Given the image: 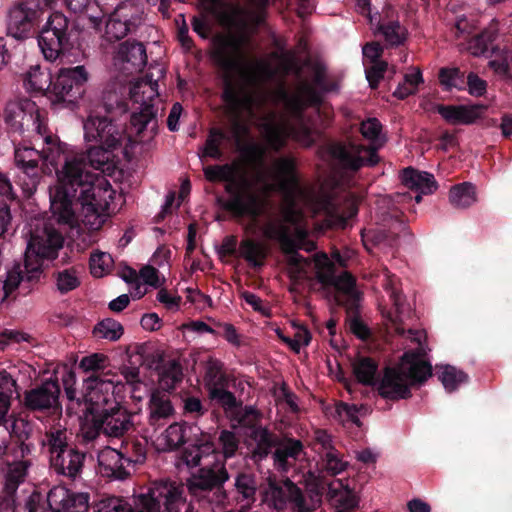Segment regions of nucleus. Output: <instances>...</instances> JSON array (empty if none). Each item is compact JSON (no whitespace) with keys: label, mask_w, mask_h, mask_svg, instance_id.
Returning a JSON list of instances; mask_svg holds the SVG:
<instances>
[{"label":"nucleus","mask_w":512,"mask_h":512,"mask_svg":"<svg viewBox=\"0 0 512 512\" xmlns=\"http://www.w3.org/2000/svg\"><path fill=\"white\" fill-rule=\"evenodd\" d=\"M55 174L56 181L49 186V200L58 223L76 222L78 205L87 215L100 216L109 210L115 191L108 180L90 171L84 154L65 155Z\"/></svg>","instance_id":"nucleus-1"},{"label":"nucleus","mask_w":512,"mask_h":512,"mask_svg":"<svg viewBox=\"0 0 512 512\" xmlns=\"http://www.w3.org/2000/svg\"><path fill=\"white\" fill-rule=\"evenodd\" d=\"M209 57L213 64L223 72L222 100L231 108H240L250 101L246 89L235 80V75L244 83H252L254 75L248 66L242 47V40L232 34L219 33L211 40Z\"/></svg>","instance_id":"nucleus-2"},{"label":"nucleus","mask_w":512,"mask_h":512,"mask_svg":"<svg viewBox=\"0 0 512 512\" xmlns=\"http://www.w3.org/2000/svg\"><path fill=\"white\" fill-rule=\"evenodd\" d=\"M64 238L54 228L45 227L41 232L32 233L24 254L23 267L15 265L7 271L6 278L0 280L1 302H9L12 294L22 286L23 289L40 281L44 260H54L63 248Z\"/></svg>","instance_id":"nucleus-3"},{"label":"nucleus","mask_w":512,"mask_h":512,"mask_svg":"<svg viewBox=\"0 0 512 512\" xmlns=\"http://www.w3.org/2000/svg\"><path fill=\"white\" fill-rule=\"evenodd\" d=\"M185 486L170 479L152 482L146 491L133 496V503L124 497L107 495L96 501L94 512H188Z\"/></svg>","instance_id":"nucleus-4"},{"label":"nucleus","mask_w":512,"mask_h":512,"mask_svg":"<svg viewBox=\"0 0 512 512\" xmlns=\"http://www.w3.org/2000/svg\"><path fill=\"white\" fill-rule=\"evenodd\" d=\"M209 182H225V190L231 196L223 207L235 217H248L257 221L265 209V201L252 189V183L242 173L238 163L208 165L203 169Z\"/></svg>","instance_id":"nucleus-5"},{"label":"nucleus","mask_w":512,"mask_h":512,"mask_svg":"<svg viewBox=\"0 0 512 512\" xmlns=\"http://www.w3.org/2000/svg\"><path fill=\"white\" fill-rule=\"evenodd\" d=\"M425 356L421 345L404 352L397 366L385 368L377 387L378 394L392 401L410 398L411 387L422 385L432 376V365Z\"/></svg>","instance_id":"nucleus-6"},{"label":"nucleus","mask_w":512,"mask_h":512,"mask_svg":"<svg viewBox=\"0 0 512 512\" xmlns=\"http://www.w3.org/2000/svg\"><path fill=\"white\" fill-rule=\"evenodd\" d=\"M80 30L61 12L51 13L37 34L39 48L47 61L54 62L79 47Z\"/></svg>","instance_id":"nucleus-7"},{"label":"nucleus","mask_w":512,"mask_h":512,"mask_svg":"<svg viewBox=\"0 0 512 512\" xmlns=\"http://www.w3.org/2000/svg\"><path fill=\"white\" fill-rule=\"evenodd\" d=\"M229 480V473L224 463L204 466L193 473L186 481V488L191 497L201 505H225L228 493L224 484Z\"/></svg>","instance_id":"nucleus-8"},{"label":"nucleus","mask_w":512,"mask_h":512,"mask_svg":"<svg viewBox=\"0 0 512 512\" xmlns=\"http://www.w3.org/2000/svg\"><path fill=\"white\" fill-rule=\"evenodd\" d=\"M133 424L131 414L119 404L104 408L96 404H85L82 427L87 428V437L95 438L100 433L110 437H122Z\"/></svg>","instance_id":"nucleus-9"},{"label":"nucleus","mask_w":512,"mask_h":512,"mask_svg":"<svg viewBox=\"0 0 512 512\" xmlns=\"http://www.w3.org/2000/svg\"><path fill=\"white\" fill-rule=\"evenodd\" d=\"M56 0H21L9 8L6 17L7 35L18 41L37 37L47 9Z\"/></svg>","instance_id":"nucleus-10"},{"label":"nucleus","mask_w":512,"mask_h":512,"mask_svg":"<svg viewBox=\"0 0 512 512\" xmlns=\"http://www.w3.org/2000/svg\"><path fill=\"white\" fill-rule=\"evenodd\" d=\"M267 485L262 491L263 502L277 512H315L312 499H307L302 490L289 478H267Z\"/></svg>","instance_id":"nucleus-11"},{"label":"nucleus","mask_w":512,"mask_h":512,"mask_svg":"<svg viewBox=\"0 0 512 512\" xmlns=\"http://www.w3.org/2000/svg\"><path fill=\"white\" fill-rule=\"evenodd\" d=\"M45 110L29 98H18L6 103L3 118L9 133L24 135L26 132L46 133Z\"/></svg>","instance_id":"nucleus-12"},{"label":"nucleus","mask_w":512,"mask_h":512,"mask_svg":"<svg viewBox=\"0 0 512 512\" xmlns=\"http://www.w3.org/2000/svg\"><path fill=\"white\" fill-rule=\"evenodd\" d=\"M157 86L158 84L156 82H137L129 88L130 100L140 104V111L134 112L131 115V125L135 127L138 134L148 129L150 124H152V130L157 125V109L152 103L154 97L158 96V92L155 88Z\"/></svg>","instance_id":"nucleus-13"},{"label":"nucleus","mask_w":512,"mask_h":512,"mask_svg":"<svg viewBox=\"0 0 512 512\" xmlns=\"http://www.w3.org/2000/svg\"><path fill=\"white\" fill-rule=\"evenodd\" d=\"M88 72L84 66L61 68L54 81L52 94L58 102L75 103L86 91Z\"/></svg>","instance_id":"nucleus-14"},{"label":"nucleus","mask_w":512,"mask_h":512,"mask_svg":"<svg viewBox=\"0 0 512 512\" xmlns=\"http://www.w3.org/2000/svg\"><path fill=\"white\" fill-rule=\"evenodd\" d=\"M329 155L336 164L344 169L356 172L363 166L373 167L379 162V156L375 148L333 143L329 147Z\"/></svg>","instance_id":"nucleus-15"},{"label":"nucleus","mask_w":512,"mask_h":512,"mask_svg":"<svg viewBox=\"0 0 512 512\" xmlns=\"http://www.w3.org/2000/svg\"><path fill=\"white\" fill-rule=\"evenodd\" d=\"M142 18L137 10L131 4L122 3L109 15L104 37L109 42H115L123 39L130 33L135 32L141 25Z\"/></svg>","instance_id":"nucleus-16"},{"label":"nucleus","mask_w":512,"mask_h":512,"mask_svg":"<svg viewBox=\"0 0 512 512\" xmlns=\"http://www.w3.org/2000/svg\"><path fill=\"white\" fill-rule=\"evenodd\" d=\"M263 234L267 239L279 243L282 252L288 256L287 262L291 268L297 272L304 270L307 261L298 253V250L302 249V245H299L296 239L291 235V230L288 226H285L281 222L268 221L264 225Z\"/></svg>","instance_id":"nucleus-17"},{"label":"nucleus","mask_w":512,"mask_h":512,"mask_svg":"<svg viewBox=\"0 0 512 512\" xmlns=\"http://www.w3.org/2000/svg\"><path fill=\"white\" fill-rule=\"evenodd\" d=\"M147 64L146 48L136 40L121 42L113 54L114 68L124 76L142 72Z\"/></svg>","instance_id":"nucleus-18"},{"label":"nucleus","mask_w":512,"mask_h":512,"mask_svg":"<svg viewBox=\"0 0 512 512\" xmlns=\"http://www.w3.org/2000/svg\"><path fill=\"white\" fill-rule=\"evenodd\" d=\"M72 492L60 485L52 487L47 494L34 490L25 499L24 512H63L68 509Z\"/></svg>","instance_id":"nucleus-19"},{"label":"nucleus","mask_w":512,"mask_h":512,"mask_svg":"<svg viewBox=\"0 0 512 512\" xmlns=\"http://www.w3.org/2000/svg\"><path fill=\"white\" fill-rule=\"evenodd\" d=\"M84 138L87 142L117 148L121 144L122 130L108 117L89 116L84 122Z\"/></svg>","instance_id":"nucleus-20"},{"label":"nucleus","mask_w":512,"mask_h":512,"mask_svg":"<svg viewBox=\"0 0 512 512\" xmlns=\"http://www.w3.org/2000/svg\"><path fill=\"white\" fill-rule=\"evenodd\" d=\"M60 385L57 380H48L24 394V405L30 411L44 412L58 405Z\"/></svg>","instance_id":"nucleus-21"},{"label":"nucleus","mask_w":512,"mask_h":512,"mask_svg":"<svg viewBox=\"0 0 512 512\" xmlns=\"http://www.w3.org/2000/svg\"><path fill=\"white\" fill-rule=\"evenodd\" d=\"M275 169L278 190L286 198L293 200L302 191L295 158L291 156L280 157L275 162Z\"/></svg>","instance_id":"nucleus-22"},{"label":"nucleus","mask_w":512,"mask_h":512,"mask_svg":"<svg viewBox=\"0 0 512 512\" xmlns=\"http://www.w3.org/2000/svg\"><path fill=\"white\" fill-rule=\"evenodd\" d=\"M85 458V452L80 451L76 446H72L60 450L54 456H50V465L58 475L74 480L80 476Z\"/></svg>","instance_id":"nucleus-23"},{"label":"nucleus","mask_w":512,"mask_h":512,"mask_svg":"<svg viewBox=\"0 0 512 512\" xmlns=\"http://www.w3.org/2000/svg\"><path fill=\"white\" fill-rule=\"evenodd\" d=\"M304 454L301 440L292 437H280L276 449L272 453L274 467L277 471L288 472Z\"/></svg>","instance_id":"nucleus-24"},{"label":"nucleus","mask_w":512,"mask_h":512,"mask_svg":"<svg viewBox=\"0 0 512 512\" xmlns=\"http://www.w3.org/2000/svg\"><path fill=\"white\" fill-rule=\"evenodd\" d=\"M487 109L486 105L473 104L467 105H444L436 106V111L441 117L451 125H470L481 118L483 112Z\"/></svg>","instance_id":"nucleus-25"},{"label":"nucleus","mask_w":512,"mask_h":512,"mask_svg":"<svg viewBox=\"0 0 512 512\" xmlns=\"http://www.w3.org/2000/svg\"><path fill=\"white\" fill-rule=\"evenodd\" d=\"M86 390L89 397L88 404H108L114 400L115 390L120 384L114 378H108L106 374L103 375H90L86 380Z\"/></svg>","instance_id":"nucleus-26"},{"label":"nucleus","mask_w":512,"mask_h":512,"mask_svg":"<svg viewBox=\"0 0 512 512\" xmlns=\"http://www.w3.org/2000/svg\"><path fill=\"white\" fill-rule=\"evenodd\" d=\"M259 480L253 472H238L234 479L235 500L241 508L250 509L257 500Z\"/></svg>","instance_id":"nucleus-27"},{"label":"nucleus","mask_w":512,"mask_h":512,"mask_svg":"<svg viewBox=\"0 0 512 512\" xmlns=\"http://www.w3.org/2000/svg\"><path fill=\"white\" fill-rule=\"evenodd\" d=\"M25 90L34 95L42 96L52 94L53 81L51 73L42 69L40 65H34L22 75Z\"/></svg>","instance_id":"nucleus-28"},{"label":"nucleus","mask_w":512,"mask_h":512,"mask_svg":"<svg viewBox=\"0 0 512 512\" xmlns=\"http://www.w3.org/2000/svg\"><path fill=\"white\" fill-rule=\"evenodd\" d=\"M250 438L255 442L250 458L254 463H259L272 454L280 437L266 427H258L251 431Z\"/></svg>","instance_id":"nucleus-29"},{"label":"nucleus","mask_w":512,"mask_h":512,"mask_svg":"<svg viewBox=\"0 0 512 512\" xmlns=\"http://www.w3.org/2000/svg\"><path fill=\"white\" fill-rule=\"evenodd\" d=\"M148 423L156 432L164 427L174 413V408L170 399L166 395L153 393L149 401Z\"/></svg>","instance_id":"nucleus-30"},{"label":"nucleus","mask_w":512,"mask_h":512,"mask_svg":"<svg viewBox=\"0 0 512 512\" xmlns=\"http://www.w3.org/2000/svg\"><path fill=\"white\" fill-rule=\"evenodd\" d=\"M124 461L122 455L114 449L102 451L98 456L99 471L104 477L124 480L129 476Z\"/></svg>","instance_id":"nucleus-31"},{"label":"nucleus","mask_w":512,"mask_h":512,"mask_svg":"<svg viewBox=\"0 0 512 512\" xmlns=\"http://www.w3.org/2000/svg\"><path fill=\"white\" fill-rule=\"evenodd\" d=\"M401 182L405 187L425 195L432 194L438 187L432 174L419 171L413 167H407L402 170Z\"/></svg>","instance_id":"nucleus-32"},{"label":"nucleus","mask_w":512,"mask_h":512,"mask_svg":"<svg viewBox=\"0 0 512 512\" xmlns=\"http://www.w3.org/2000/svg\"><path fill=\"white\" fill-rule=\"evenodd\" d=\"M196 441H190L189 445L184 448L183 457L188 465H200L203 457L209 456L216 451L212 437L209 433L200 429V435L195 437Z\"/></svg>","instance_id":"nucleus-33"},{"label":"nucleus","mask_w":512,"mask_h":512,"mask_svg":"<svg viewBox=\"0 0 512 512\" xmlns=\"http://www.w3.org/2000/svg\"><path fill=\"white\" fill-rule=\"evenodd\" d=\"M200 435V427L197 424H170L165 430V438L168 447L177 450L190 441H196L195 437Z\"/></svg>","instance_id":"nucleus-34"},{"label":"nucleus","mask_w":512,"mask_h":512,"mask_svg":"<svg viewBox=\"0 0 512 512\" xmlns=\"http://www.w3.org/2000/svg\"><path fill=\"white\" fill-rule=\"evenodd\" d=\"M223 4V0H221V3L218 4L215 7V11L212 12V6L209 4L208 11L217 16L220 20V22L232 29H236L239 31H247V14L249 11V8H246L239 3L231 4L229 5L228 11L219 12L218 8Z\"/></svg>","instance_id":"nucleus-35"},{"label":"nucleus","mask_w":512,"mask_h":512,"mask_svg":"<svg viewBox=\"0 0 512 512\" xmlns=\"http://www.w3.org/2000/svg\"><path fill=\"white\" fill-rule=\"evenodd\" d=\"M284 107L289 117L299 124L300 131L306 136H310V129L305 124V110L307 103L304 96L300 93L289 94L286 91L281 93Z\"/></svg>","instance_id":"nucleus-36"},{"label":"nucleus","mask_w":512,"mask_h":512,"mask_svg":"<svg viewBox=\"0 0 512 512\" xmlns=\"http://www.w3.org/2000/svg\"><path fill=\"white\" fill-rule=\"evenodd\" d=\"M30 459H22L7 463L4 474V491L17 494L19 486L25 482L31 466Z\"/></svg>","instance_id":"nucleus-37"},{"label":"nucleus","mask_w":512,"mask_h":512,"mask_svg":"<svg viewBox=\"0 0 512 512\" xmlns=\"http://www.w3.org/2000/svg\"><path fill=\"white\" fill-rule=\"evenodd\" d=\"M376 31L383 36L386 44L390 47L404 44L408 35L407 29L398 20H387L381 16L376 24Z\"/></svg>","instance_id":"nucleus-38"},{"label":"nucleus","mask_w":512,"mask_h":512,"mask_svg":"<svg viewBox=\"0 0 512 512\" xmlns=\"http://www.w3.org/2000/svg\"><path fill=\"white\" fill-rule=\"evenodd\" d=\"M336 283L333 285L337 290L344 292L347 296V301L344 303L340 298L337 302L340 305H347V313H358L360 296L355 290V279L349 273H343L335 277Z\"/></svg>","instance_id":"nucleus-39"},{"label":"nucleus","mask_w":512,"mask_h":512,"mask_svg":"<svg viewBox=\"0 0 512 512\" xmlns=\"http://www.w3.org/2000/svg\"><path fill=\"white\" fill-rule=\"evenodd\" d=\"M208 398L213 407L221 408L227 415H232L241 408L242 401L228 390V386L214 387L208 392Z\"/></svg>","instance_id":"nucleus-40"},{"label":"nucleus","mask_w":512,"mask_h":512,"mask_svg":"<svg viewBox=\"0 0 512 512\" xmlns=\"http://www.w3.org/2000/svg\"><path fill=\"white\" fill-rule=\"evenodd\" d=\"M159 385L165 391H171L182 381L183 370L176 360L162 361L157 366Z\"/></svg>","instance_id":"nucleus-41"},{"label":"nucleus","mask_w":512,"mask_h":512,"mask_svg":"<svg viewBox=\"0 0 512 512\" xmlns=\"http://www.w3.org/2000/svg\"><path fill=\"white\" fill-rule=\"evenodd\" d=\"M65 3L71 12L85 14L94 29H101L103 13L95 0H65Z\"/></svg>","instance_id":"nucleus-42"},{"label":"nucleus","mask_w":512,"mask_h":512,"mask_svg":"<svg viewBox=\"0 0 512 512\" xmlns=\"http://www.w3.org/2000/svg\"><path fill=\"white\" fill-rule=\"evenodd\" d=\"M16 386V380L5 369H0V425L7 421Z\"/></svg>","instance_id":"nucleus-43"},{"label":"nucleus","mask_w":512,"mask_h":512,"mask_svg":"<svg viewBox=\"0 0 512 512\" xmlns=\"http://www.w3.org/2000/svg\"><path fill=\"white\" fill-rule=\"evenodd\" d=\"M476 201V188L470 182L456 184L449 191V202L456 209H466Z\"/></svg>","instance_id":"nucleus-44"},{"label":"nucleus","mask_w":512,"mask_h":512,"mask_svg":"<svg viewBox=\"0 0 512 512\" xmlns=\"http://www.w3.org/2000/svg\"><path fill=\"white\" fill-rule=\"evenodd\" d=\"M115 148H108L103 144L90 146L85 153L86 162L89 168L100 170L102 172L109 171L112 167L111 158L113 157V150Z\"/></svg>","instance_id":"nucleus-45"},{"label":"nucleus","mask_w":512,"mask_h":512,"mask_svg":"<svg viewBox=\"0 0 512 512\" xmlns=\"http://www.w3.org/2000/svg\"><path fill=\"white\" fill-rule=\"evenodd\" d=\"M238 254L253 268L258 269L264 265L267 252L263 244L254 239L246 238L240 242Z\"/></svg>","instance_id":"nucleus-46"},{"label":"nucleus","mask_w":512,"mask_h":512,"mask_svg":"<svg viewBox=\"0 0 512 512\" xmlns=\"http://www.w3.org/2000/svg\"><path fill=\"white\" fill-rule=\"evenodd\" d=\"M353 374L357 381L363 385H374L378 363L371 357L358 356L352 361Z\"/></svg>","instance_id":"nucleus-47"},{"label":"nucleus","mask_w":512,"mask_h":512,"mask_svg":"<svg viewBox=\"0 0 512 512\" xmlns=\"http://www.w3.org/2000/svg\"><path fill=\"white\" fill-rule=\"evenodd\" d=\"M438 80L444 91L466 90L465 72L459 67H442L438 72Z\"/></svg>","instance_id":"nucleus-48"},{"label":"nucleus","mask_w":512,"mask_h":512,"mask_svg":"<svg viewBox=\"0 0 512 512\" xmlns=\"http://www.w3.org/2000/svg\"><path fill=\"white\" fill-rule=\"evenodd\" d=\"M44 138L45 146L40 150V158L44 163H49L55 169L58 168V161L60 156L63 154L65 157V144L61 143L59 139L52 135L48 134V128L46 129V133L41 135Z\"/></svg>","instance_id":"nucleus-49"},{"label":"nucleus","mask_w":512,"mask_h":512,"mask_svg":"<svg viewBox=\"0 0 512 512\" xmlns=\"http://www.w3.org/2000/svg\"><path fill=\"white\" fill-rule=\"evenodd\" d=\"M57 290L64 295L77 289L81 280L76 267L65 268L53 273Z\"/></svg>","instance_id":"nucleus-50"},{"label":"nucleus","mask_w":512,"mask_h":512,"mask_svg":"<svg viewBox=\"0 0 512 512\" xmlns=\"http://www.w3.org/2000/svg\"><path fill=\"white\" fill-rule=\"evenodd\" d=\"M438 378L448 393L456 391L461 384L469 381L467 373L452 365L443 366Z\"/></svg>","instance_id":"nucleus-51"},{"label":"nucleus","mask_w":512,"mask_h":512,"mask_svg":"<svg viewBox=\"0 0 512 512\" xmlns=\"http://www.w3.org/2000/svg\"><path fill=\"white\" fill-rule=\"evenodd\" d=\"M385 290L387 291L389 298L395 308L396 316L391 317V321L396 323L402 321V318L409 315L410 307L406 303L405 297L400 290L395 286L393 279H388L384 284Z\"/></svg>","instance_id":"nucleus-52"},{"label":"nucleus","mask_w":512,"mask_h":512,"mask_svg":"<svg viewBox=\"0 0 512 512\" xmlns=\"http://www.w3.org/2000/svg\"><path fill=\"white\" fill-rule=\"evenodd\" d=\"M22 176H19V184L28 196L34 194L42 180V171L39 162L27 165L20 169Z\"/></svg>","instance_id":"nucleus-53"},{"label":"nucleus","mask_w":512,"mask_h":512,"mask_svg":"<svg viewBox=\"0 0 512 512\" xmlns=\"http://www.w3.org/2000/svg\"><path fill=\"white\" fill-rule=\"evenodd\" d=\"M496 37L497 34L494 30L485 29L469 39L467 49L473 56L485 55L490 51V46Z\"/></svg>","instance_id":"nucleus-54"},{"label":"nucleus","mask_w":512,"mask_h":512,"mask_svg":"<svg viewBox=\"0 0 512 512\" xmlns=\"http://www.w3.org/2000/svg\"><path fill=\"white\" fill-rule=\"evenodd\" d=\"M296 131V128L287 124L285 127L277 126V125H268L266 129L267 133V142L270 148L279 152L283 148H285L287 144V138L289 133H293Z\"/></svg>","instance_id":"nucleus-55"},{"label":"nucleus","mask_w":512,"mask_h":512,"mask_svg":"<svg viewBox=\"0 0 512 512\" xmlns=\"http://www.w3.org/2000/svg\"><path fill=\"white\" fill-rule=\"evenodd\" d=\"M102 101L105 111L109 114H124L129 109L126 98L115 88L107 87L103 92Z\"/></svg>","instance_id":"nucleus-56"},{"label":"nucleus","mask_w":512,"mask_h":512,"mask_svg":"<svg viewBox=\"0 0 512 512\" xmlns=\"http://www.w3.org/2000/svg\"><path fill=\"white\" fill-rule=\"evenodd\" d=\"M228 139L227 133L222 129L211 128L205 141L204 155L217 160L221 159L223 157L221 144Z\"/></svg>","instance_id":"nucleus-57"},{"label":"nucleus","mask_w":512,"mask_h":512,"mask_svg":"<svg viewBox=\"0 0 512 512\" xmlns=\"http://www.w3.org/2000/svg\"><path fill=\"white\" fill-rule=\"evenodd\" d=\"M123 326L112 318H106L97 323L93 329V335L96 338L117 341L123 335Z\"/></svg>","instance_id":"nucleus-58"},{"label":"nucleus","mask_w":512,"mask_h":512,"mask_svg":"<svg viewBox=\"0 0 512 512\" xmlns=\"http://www.w3.org/2000/svg\"><path fill=\"white\" fill-rule=\"evenodd\" d=\"M205 388L207 392L214 387L228 386V376L222 371V364L218 361L211 362L205 372L204 376Z\"/></svg>","instance_id":"nucleus-59"},{"label":"nucleus","mask_w":512,"mask_h":512,"mask_svg":"<svg viewBox=\"0 0 512 512\" xmlns=\"http://www.w3.org/2000/svg\"><path fill=\"white\" fill-rule=\"evenodd\" d=\"M320 457L323 469L331 476L340 474L348 466V463L342 459L341 453L336 448Z\"/></svg>","instance_id":"nucleus-60"},{"label":"nucleus","mask_w":512,"mask_h":512,"mask_svg":"<svg viewBox=\"0 0 512 512\" xmlns=\"http://www.w3.org/2000/svg\"><path fill=\"white\" fill-rule=\"evenodd\" d=\"M231 418L239 425L250 428L251 431L260 427L258 422L261 419V414L253 406H241L237 412L231 415Z\"/></svg>","instance_id":"nucleus-61"},{"label":"nucleus","mask_w":512,"mask_h":512,"mask_svg":"<svg viewBox=\"0 0 512 512\" xmlns=\"http://www.w3.org/2000/svg\"><path fill=\"white\" fill-rule=\"evenodd\" d=\"M313 83L322 93H328L338 90V84L330 80L326 73L324 65L317 63L313 67Z\"/></svg>","instance_id":"nucleus-62"},{"label":"nucleus","mask_w":512,"mask_h":512,"mask_svg":"<svg viewBox=\"0 0 512 512\" xmlns=\"http://www.w3.org/2000/svg\"><path fill=\"white\" fill-rule=\"evenodd\" d=\"M112 258L109 254L104 252L92 253L89 259L90 273L94 277H102L108 269Z\"/></svg>","instance_id":"nucleus-63"},{"label":"nucleus","mask_w":512,"mask_h":512,"mask_svg":"<svg viewBox=\"0 0 512 512\" xmlns=\"http://www.w3.org/2000/svg\"><path fill=\"white\" fill-rule=\"evenodd\" d=\"M50 456L59 453L60 450L72 447L67 443L66 430L57 429L46 434Z\"/></svg>","instance_id":"nucleus-64"}]
</instances>
